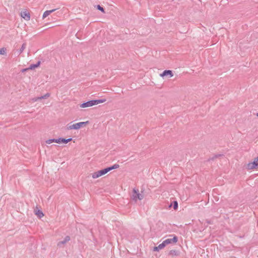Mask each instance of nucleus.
I'll list each match as a JSON object with an SVG mask.
<instances>
[{"label": "nucleus", "instance_id": "22", "mask_svg": "<svg viewBox=\"0 0 258 258\" xmlns=\"http://www.w3.org/2000/svg\"><path fill=\"white\" fill-rule=\"evenodd\" d=\"M256 116H258V112L256 113Z\"/></svg>", "mask_w": 258, "mask_h": 258}, {"label": "nucleus", "instance_id": "11", "mask_svg": "<svg viewBox=\"0 0 258 258\" xmlns=\"http://www.w3.org/2000/svg\"><path fill=\"white\" fill-rule=\"evenodd\" d=\"M55 10L56 9H52L51 10L46 11L45 12H44L42 16L43 19L46 18L48 15H49L52 13L54 12Z\"/></svg>", "mask_w": 258, "mask_h": 258}, {"label": "nucleus", "instance_id": "8", "mask_svg": "<svg viewBox=\"0 0 258 258\" xmlns=\"http://www.w3.org/2000/svg\"><path fill=\"white\" fill-rule=\"evenodd\" d=\"M165 245H167L171 243H176L177 242V238L176 236H174L172 239H167L163 241Z\"/></svg>", "mask_w": 258, "mask_h": 258}, {"label": "nucleus", "instance_id": "4", "mask_svg": "<svg viewBox=\"0 0 258 258\" xmlns=\"http://www.w3.org/2000/svg\"><path fill=\"white\" fill-rule=\"evenodd\" d=\"M89 123L88 121L85 122H80L73 124H69L68 126V130H79Z\"/></svg>", "mask_w": 258, "mask_h": 258}, {"label": "nucleus", "instance_id": "18", "mask_svg": "<svg viewBox=\"0 0 258 258\" xmlns=\"http://www.w3.org/2000/svg\"><path fill=\"white\" fill-rule=\"evenodd\" d=\"M178 207V204H177V202L176 201H175L174 202V209H176Z\"/></svg>", "mask_w": 258, "mask_h": 258}, {"label": "nucleus", "instance_id": "9", "mask_svg": "<svg viewBox=\"0 0 258 258\" xmlns=\"http://www.w3.org/2000/svg\"><path fill=\"white\" fill-rule=\"evenodd\" d=\"M21 17L24 18L25 20L28 21L30 19V14L27 11H22L21 13Z\"/></svg>", "mask_w": 258, "mask_h": 258}, {"label": "nucleus", "instance_id": "10", "mask_svg": "<svg viewBox=\"0 0 258 258\" xmlns=\"http://www.w3.org/2000/svg\"><path fill=\"white\" fill-rule=\"evenodd\" d=\"M49 96H50V94L49 93H47V94H45L44 95L42 96L41 97H38L35 98L33 99V100L34 101L36 102V101H39V100H42L43 99H46V98L49 97Z\"/></svg>", "mask_w": 258, "mask_h": 258}, {"label": "nucleus", "instance_id": "12", "mask_svg": "<svg viewBox=\"0 0 258 258\" xmlns=\"http://www.w3.org/2000/svg\"><path fill=\"white\" fill-rule=\"evenodd\" d=\"M35 214L39 218H41L44 216L42 212L39 210H36L35 211Z\"/></svg>", "mask_w": 258, "mask_h": 258}, {"label": "nucleus", "instance_id": "15", "mask_svg": "<svg viewBox=\"0 0 258 258\" xmlns=\"http://www.w3.org/2000/svg\"><path fill=\"white\" fill-rule=\"evenodd\" d=\"M6 54V49L5 48H2L0 49V55H5Z\"/></svg>", "mask_w": 258, "mask_h": 258}, {"label": "nucleus", "instance_id": "17", "mask_svg": "<svg viewBox=\"0 0 258 258\" xmlns=\"http://www.w3.org/2000/svg\"><path fill=\"white\" fill-rule=\"evenodd\" d=\"M25 48H26V45H25V44H23V45H22V47H21V48H20V52H21H21H22L24 51V50L25 49Z\"/></svg>", "mask_w": 258, "mask_h": 258}, {"label": "nucleus", "instance_id": "6", "mask_svg": "<svg viewBox=\"0 0 258 258\" xmlns=\"http://www.w3.org/2000/svg\"><path fill=\"white\" fill-rule=\"evenodd\" d=\"M72 138H69L68 139H63L61 138L56 139V143L59 144H67L69 142L72 141Z\"/></svg>", "mask_w": 258, "mask_h": 258}, {"label": "nucleus", "instance_id": "21", "mask_svg": "<svg viewBox=\"0 0 258 258\" xmlns=\"http://www.w3.org/2000/svg\"><path fill=\"white\" fill-rule=\"evenodd\" d=\"M65 240H66V242L68 241H69L70 240V237H67L66 238Z\"/></svg>", "mask_w": 258, "mask_h": 258}, {"label": "nucleus", "instance_id": "5", "mask_svg": "<svg viewBox=\"0 0 258 258\" xmlns=\"http://www.w3.org/2000/svg\"><path fill=\"white\" fill-rule=\"evenodd\" d=\"M132 199L134 201H137V200H141L143 199V195L140 194L138 189L134 188L133 190Z\"/></svg>", "mask_w": 258, "mask_h": 258}, {"label": "nucleus", "instance_id": "16", "mask_svg": "<svg viewBox=\"0 0 258 258\" xmlns=\"http://www.w3.org/2000/svg\"><path fill=\"white\" fill-rule=\"evenodd\" d=\"M165 244H164V242L163 241V242L161 244H160L158 246V248H159V249H163L165 246Z\"/></svg>", "mask_w": 258, "mask_h": 258}, {"label": "nucleus", "instance_id": "2", "mask_svg": "<svg viewBox=\"0 0 258 258\" xmlns=\"http://www.w3.org/2000/svg\"><path fill=\"white\" fill-rule=\"evenodd\" d=\"M106 101L105 99H102L99 100H94L87 101V102L83 103L80 105V107L82 108L92 107L100 103H104Z\"/></svg>", "mask_w": 258, "mask_h": 258}, {"label": "nucleus", "instance_id": "3", "mask_svg": "<svg viewBox=\"0 0 258 258\" xmlns=\"http://www.w3.org/2000/svg\"><path fill=\"white\" fill-rule=\"evenodd\" d=\"M258 168V156L254 158L252 161L248 162L245 165V169L248 170H252Z\"/></svg>", "mask_w": 258, "mask_h": 258}, {"label": "nucleus", "instance_id": "14", "mask_svg": "<svg viewBox=\"0 0 258 258\" xmlns=\"http://www.w3.org/2000/svg\"><path fill=\"white\" fill-rule=\"evenodd\" d=\"M56 139H48L45 141L46 144L50 145L53 143H56Z\"/></svg>", "mask_w": 258, "mask_h": 258}, {"label": "nucleus", "instance_id": "7", "mask_svg": "<svg viewBox=\"0 0 258 258\" xmlns=\"http://www.w3.org/2000/svg\"><path fill=\"white\" fill-rule=\"evenodd\" d=\"M160 76L161 77H168L169 78H171L173 76V74L170 70H165Z\"/></svg>", "mask_w": 258, "mask_h": 258}, {"label": "nucleus", "instance_id": "1", "mask_svg": "<svg viewBox=\"0 0 258 258\" xmlns=\"http://www.w3.org/2000/svg\"><path fill=\"white\" fill-rule=\"evenodd\" d=\"M118 165H114L113 166L111 167H109L102 170H98L95 172H94L91 174L92 178L94 179H97L102 176L104 175L105 174H107L108 172L110 171L116 169L118 168Z\"/></svg>", "mask_w": 258, "mask_h": 258}, {"label": "nucleus", "instance_id": "13", "mask_svg": "<svg viewBox=\"0 0 258 258\" xmlns=\"http://www.w3.org/2000/svg\"><path fill=\"white\" fill-rule=\"evenodd\" d=\"M40 65V62H38L37 64H32L30 66V67L27 69V70H32L35 69V68H37ZM25 70H27V69H25Z\"/></svg>", "mask_w": 258, "mask_h": 258}, {"label": "nucleus", "instance_id": "20", "mask_svg": "<svg viewBox=\"0 0 258 258\" xmlns=\"http://www.w3.org/2000/svg\"><path fill=\"white\" fill-rule=\"evenodd\" d=\"M154 251H158L159 250V248H158V246H155L154 247Z\"/></svg>", "mask_w": 258, "mask_h": 258}, {"label": "nucleus", "instance_id": "19", "mask_svg": "<svg viewBox=\"0 0 258 258\" xmlns=\"http://www.w3.org/2000/svg\"><path fill=\"white\" fill-rule=\"evenodd\" d=\"M97 8L98 10L101 11L102 12H104V9L101 7L100 5L97 6Z\"/></svg>", "mask_w": 258, "mask_h": 258}]
</instances>
